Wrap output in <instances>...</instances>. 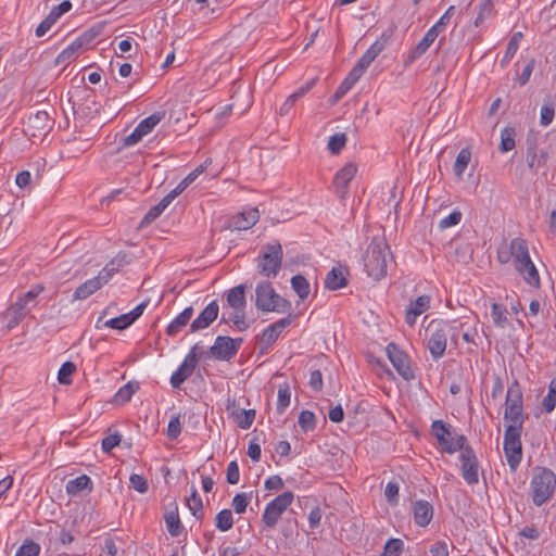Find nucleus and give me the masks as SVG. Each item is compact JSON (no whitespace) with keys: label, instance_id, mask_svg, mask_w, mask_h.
<instances>
[{"label":"nucleus","instance_id":"nucleus-1","mask_svg":"<svg viewBox=\"0 0 556 556\" xmlns=\"http://www.w3.org/2000/svg\"><path fill=\"white\" fill-rule=\"evenodd\" d=\"M389 247L382 237L372 238L364 254V266L368 276L376 280L387 275Z\"/></svg>","mask_w":556,"mask_h":556},{"label":"nucleus","instance_id":"nucleus-2","mask_svg":"<svg viewBox=\"0 0 556 556\" xmlns=\"http://www.w3.org/2000/svg\"><path fill=\"white\" fill-rule=\"evenodd\" d=\"M255 306L262 312L292 314L290 301L280 296L269 281H261L255 288Z\"/></svg>","mask_w":556,"mask_h":556},{"label":"nucleus","instance_id":"nucleus-3","mask_svg":"<svg viewBox=\"0 0 556 556\" xmlns=\"http://www.w3.org/2000/svg\"><path fill=\"white\" fill-rule=\"evenodd\" d=\"M496 258L500 264L513 262L515 269L525 262L529 263L530 253L527 241L522 238H514L510 241L503 240L497 247Z\"/></svg>","mask_w":556,"mask_h":556},{"label":"nucleus","instance_id":"nucleus-4","mask_svg":"<svg viewBox=\"0 0 556 556\" xmlns=\"http://www.w3.org/2000/svg\"><path fill=\"white\" fill-rule=\"evenodd\" d=\"M282 258L283 251L279 242L263 245L257 257L260 275L266 278H276L281 269Z\"/></svg>","mask_w":556,"mask_h":556},{"label":"nucleus","instance_id":"nucleus-5","mask_svg":"<svg viewBox=\"0 0 556 556\" xmlns=\"http://www.w3.org/2000/svg\"><path fill=\"white\" fill-rule=\"evenodd\" d=\"M556 489V475L546 468L540 469L531 480L532 501L538 507L546 503Z\"/></svg>","mask_w":556,"mask_h":556},{"label":"nucleus","instance_id":"nucleus-6","mask_svg":"<svg viewBox=\"0 0 556 556\" xmlns=\"http://www.w3.org/2000/svg\"><path fill=\"white\" fill-rule=\"evenodd\" d=\"M431 433L439 442L443 452L453 454L464 447L467 439L462 434H454L451 426L442 420H434L431 425Z\"/></svg>","mask_w":556,"mask_h":556},{"label":"nucleus","instance_id":"nucleus-7","mask_svg":"<svg viewBox=\"0 0 556 556\" xmlns=\"http://www.w3.org/2000/svg\"><path fill=\"white\" fill-rule=\"evenodd\" d=\"M451 329L448 321L440 319H434L428 325L427 331L430 332L428 349L433 358L443 356L446 349V337Z\"/></svg>","mask_w":556,"mask_h":556},{"label":"nucleus","instance_id":"nucleus-8","mask_svg":"<svg viewBox=\"0 0 556 556\" xmlns=\"http://www.w3.org/2000/svg\"><path fill=\"white\" fill-rule=\"evenodd\" d=\"M521 432L522 429L506 427L504 433V453L509 468L514 471L522 458Z\"/></svg>","mask_w":556,"mask_h":556},{"label":"nucleus","instance_id":"nucleus-9","mask_svg":"<svg viewBox=\"0 0 556 556\" xmlns=\"http://www.w3.org/2000/svg\"><path fill=\"white\" fill-rule=\"evenodd\" d=\"M294 495L287 491L269 502L262 516V521L267 528H274L283 511L292 504Z\"/></svg>","mask_w":556,"mask_h":556},{"label":"nucleus","instance_id":"nucleus-10","mask_svg":"<svg viewBox=\"0 0 556 556\" xmlns=\"http://www.w3.org/2000/svg\"><path fill=\"white\" fill-rule=\"evenodd\" d=\"M459 451L460 470L464 480L469 485L477 484L479 482V463L476 453L467 444Z\"/></svg>","mask_w":556,"mask_h":556},{"label":"nucleus","instance_id":"nucleus-11","mask_svg":"<svg viewBox=\"0 0 556 556\" xmlns=\"http://www.w3.org/2000/svg\"><path fill=\"white\" fill-rule=\"evenodd\" d=\"M242 342V338L232 339L230 337L218 336L214 344L210 348V354L216 359L229 361L237 354Z\"/></svg>","mask_w":556,"mask_h":556},{"label":"nucleus","instance_id":"nucleus-12","mask_svg":"<svg viewBox=\"0 0 556 556\" xmlns=\"http://www.w3.org/2000/svg\"><path fill=\"white\" fill-rule=\"evenodd\" d=\"M387 355L400 376L405 380H412L415 375L410 367L408 355L395 343H389L386 348Z\"/></svg>","mask_w":556,"mask_h":556},{"label":"nucleus","instance_id":"nucleus-13","mask_svg":"<svg viewBox=\"0 0 556 556\" xmlns=\"http://www.w3.org/2000/svg\"><path fill=\"white\" fill-rule=\"evenodd\" d=\"M291 323L292 314H288L287 317L281 318L278 321L274 323L273 325L268 326L262 332L260 338V344L262 346V350H267L269 346H271L277 341L282 330L290 326Z\"/></svg>","mask_w":556,"mask_h":556},{"label":"nucleus","instance_id":"nucleus-14","mask_svg":"<svg viewBox=\"0 0 556 556\" xmlns=\"http://www.w3.org/2000/svg\"><path fill=\"white\" fill-rule=\"evenodd\" d=\"M52 128V121L46 111H38L29 116L27 121V131L31 137L43 136Z\"/></svg>","mask_w":556,"mask_h":556},{"label":"nucleus","instance_id":"nucleus-15","mask_svg":"<svg viewBox=\"0 0 556 556\" xmlns=\"http://www.w3.org/2000/svg\"><path fill=\"white\" fill-rule=\"evenodd\" d=\"M356 172V165L353 163H349L336 174L333 178V186L336 188V193L338 194L340 200L345 199L349 184L354 178Z\"/></svg>","mask_w":556,"mask_h":556},{"label":"nucleus","instance_id":"nucleus-16","mask_svg":"<svg viewBox=\"0 0 556 556\" xmlns=\"http://www.w3.org/2000/svg\"><path fill=\"white\" fill-rule=\"evenodd\" d=\"M72 2L68 0L63 1L59 5L52 8L49 15L36 28V36L42 37L46 35L52 25L66 12L72 9Z\"/></svg>","mask_w":556,"mask_h":556},{"label":"nucleus","instance_id":"nucleus-17","mask_svg":"<svg viewBox=\"0 0 556 556\" xmlns=\"http://www.w3.org/2000/svg\"><path fill=\"white\" fill-rule=\"evenodd\" d=\"M219 306L216 301H212L200 313V315L191 323V332L207 328L218 316Z\"/></svg>","mask_w":556,"mask_h":556},{"label":"nucleus","instance_id":"nucleus-18","mask_svg":"<svg viewBox=\"0 0 556 556\" xmlns=\"http://www.w3.org/2000/svg\"><path fill=\"white\" fill-rule=\"evenodd\" d=\"M258 210L254 207L232 216L229 219L228 226L236 230H247L254 226L258 222Z\"/></svg>","mask_w":556,"mask_h":556},{"label":"nucleus","instance_id":"nucleus-19","mask_svg":"<svg viewBox=\"0 0 556 556\" xmlns=\"http://www.w3.org/2000/svg\"><path fill=\"white\" fill-rule=\"evenodd\" d=\"M109 275H98L80 285L74 292V300H85L108 282Z\"/></svg>","mask_w":556,"mask_h":556},{"label":"nucleus","instance_id":"nucleus-20","mask_svg":"<svg viewBox=\"0 0 556 556\" xmlns=\"http://www.w3.org/2000/svg\"><path fill=\"white\" fill-rule=\"evenodd\" d=\"M22 302L23 301L17 299L4 313V318L8 320L7 328L9 330L15 328L29 312L28 307Z\"/></svg>","mask_w":556,"mask_h":556},{"label":"nucleus","instance_id":"nucleus-21","mask_svg":"<svg viewBox=\"0 0 556 556\" xmlns=\"http://www.w3.org/2000/svg\"><path fill=\"white\" fill-rule=\"evenodd\" d=\"M430 306V296L420 295L414 302H410L405 311V320L408 325L413 326L416 318L426 312Z\"/></svg>","mask_w":556,"mask_h":556},{"label":"nucleus","instance_id":"nucleus-22","mask_svg":"<svg viewBox=\"0 0 556 556\" xmlns=\"http://www.w3.org/2000/svg\"><path fill=\"white\" fill-rule=\"evenodd\" d=\"M414 520L419 527H426L433 517V507L428 501H417L413 506Z\"/></svg>","mask_w":556,"mask_h":556},{"label":"nucleus","instance_id":"nucleus-23","mask_svg":"<svg viewBox=\"0 0 556 556\" xmlns=\"http://www.w3.org/2000/svg\"><path fill=\"white\" fill-rule=\"evenodd\" d=\"M164 520H165L166 529L172 536L176 538L181 534V532L184 530V526L179 518L178 506H177L176 502H173L169 505L168 510L164 515Z\"/></svg>","mask_w":556,"mask_h":556},{"label":"nucleus","instance_id":"nucleus-24","mask_svg":"<svg viewBox=\"0 0 556 556\" xmlns=\"http://www.w3.org/2000/svg\"><path fill=\"white\" fill-rule=\"evenodd\" d=\"M193 355L190 358H185L178 369L170 377V384L173 388H179L193 372L195 365L191 364Z\"/></svg>","mask_w":556,"mask_h":556},{"label":"nucleus","instance_id":"nucleus-25","mask_svg":"<svg viewBox=\"0 0 556 556\" xmlns=\"http://www.w3.org/2000/svg\"><path fill=\"white\" fill-rule=\"evenodd\" d=\"M520 276H522L523 280L527 285L533 288H540L541 280L539 271L531 261V257L529 258V263L526 264V262L516 269Z\"/></svg>","mask_w":556,"mask_h":556},{"label":"nucleus","instance_id":"nucleus-26","mask_svg":"<svg viewBox=\"0 0 556 556\" xmlns=\"http://www.w3.org/2000/svg\"><path fill=\"white\" fill-rule=\"evenodd\" d=\"M227 302L235 311H244L247 305L244 286L239 285L230 289L227 294Z\"/></svg>","mask_w":556,"mask_h":556},{"label":"nucleus","instance_id":"nucleus-27","mask_svg":"<svg viewBox=\"0 0 556 556\" xmlns=\"http://www.w3.org/2000/svg\"><path fill=\"white\" fill-rule=\"evenodd\" d=\"M346 277L341 267H333L326 276L325 287L329 290H338L346 286Z\"/></svg>","mask_w":556,"mask_h":556},{"label":"nucleus","instance_id":"nucleus-28","mask_svg":"<svg viewBox=\"0 0 556 556\" xmlns=\"http://www.w3.org/2000/svg\"><path fill=\"white\" fill-rule=\"evenodd\" d=\"M86 490L88 492L92 490L91 479L86 475H81L66 483V492L70 495H78Z\"/></svg>","mask_w":556,"mask_h":556},{"label":"nucleus","instance_id":"nucleus-29","mask_svg":"<svg viewBox=\"0 0 556 556\" xmlns=\"http://www.w3.org/2000/svg\"><path fill=\"white\" fill-rule=\"evenodd\" d=\"M193 315V308L191 306L186 307L166 328L168 336L177 334L184 327L187 326Z\"/></svg>","mask_w":556,"mask_h":556},{"label":"nucleus","instance_id":"nucleus-30","mask_svg":"<svg viewBox=\"0 0 556 556\" xmlns=\"http://www.w3.org/2000/svg\"><path fill=\"white\" fill-rule=\"evenodd\" d=\"M548 154L546 151L536 152L534 144H530L527 150V163L531 170L538 172L539 168L546 164Z\"/></svg>","mask_w":556,"mask_h":556},{"label":"nucleus","instance_id":"nucleus-31","mask_svg":"<svg viewBox=\"0 0 556 556\" xmlns=\"http://www.w3.org/2000/svg\"><path fill=\"white\" fill-rule=\"evenodd\" d=\"M439 34L434 31V29L430 28L426 35L422 37V39L416 45V47L412 50L409 54V60L414 61L417 58L421 56L429 47L433 43V41L437 39Z\"/></svg>","mask_w":556,"mask_h":556},{"label":"nucleus","instance_id":"nucleus-32","mask_svg":"<svg viewBox=\"0 0 556 556\" xmlns=\"http://www.w3.org/2000/svg\"><path fill=\"white\" fill-rule=\"evenodd\" d=\"M504 419L507 422L506 427L522 429L523 407L505 406Z\"/></svg>","mask_w":556,"mask_h":556},{"label":"nucleus","instance_id":"nucleus-33","mask_svg":"<svg viewBox=\"0 0 556 556\" xmlns=\"http://www.w3.org/2000/svg\"><path fill=\"white\" fill-rule=\"evenodd\" d=\"M83 40L76 39L73 41L70 46H67L56 58L55 63L56 64H66L71 60L75 59L78 51L83 47Z\"/></svg>","mask_w":556,"mask_h":556},{"label":"nucleus","instance_id":"nucleus-34","mask_svg":"<svg viewBox=\"0 0 556 556\" xmlns=\"http://www.w3.org/2000/svg\"><path fill=\"white\" fill-rule=\"evenodd\" d=\"M471 161V151L468 148H464L459 151L456 156V161L454 164V173L457 178L462 179L465 169Z\"/></svg>","mask_w":556,"mask_h":556},{"label":"nucleus","instance_id":"nucleus-35","mask_svg":"<svg viewBox=\"0 0 556 556\" xmlns=\"http://www.w3.org/2000/svg\"><path fill=\"white\" fill-rule=\"evenodd\" d=\"M505 406L523 407L522 392L518 381L516 380L509 386L507 390Z\"/></svg>","mask_w":556,"mask_h":556},{"label":"nucleus","instance_id":"nucleus-36","mask_svg":"<svg viewBox=\"0 0 556 556\" xmlns=\"http://www.w3.org/2000/svg\"><path fill=\"white\" fill-rule=\"evenodd\" d=\"M164 117H165L164 111L155 112V113L151 114L150 116H148L147 118H144L143 121H141L137 127L141 131V134H143L146 136V135L150 134L154 129V127Z\"/></svg>","mask_w":556,"mask_h":556},{"label":"nucleus","instance_id":"nucleus-37","mask_svg":"<svg viewBox=\"0 0 556 556\" xmlns=\"http://www.w3.org/2000/svg\"><path fill=\"white\" fill-rule=\"evenodd\" d=\"M139 390V382L129 381L122 387L115 394V402L118 404H125L130 401L131 396Z\"/></svg>","mask_w":556,"mask_h":556},{"label":"nucleus","instance_id":"nucleus-38","mask_svg":"<svg viewBox=\"0 0 556 556\" xmlns=\"http://www.w3.org/2000/svg\"><path fill=\"white\" fill-rule=\"evenodd\" d=\"M187 506L190 509L191 514L197 518L201 519L203 517V504L202 500L195 488H192V492L189 497L186 500Z\"/></svg>","mask_w":556,"mask_h":556},{"label":"nucleus","instance_id":"nucleus-39","mask_svg":"<svg viewBox=\"0 0 556 556\" xmlns=\"http://www.w3.org/2000/svg\"><path fill=\"white\" fill-rule=\"evenodd\" d=\"M292 289L301 300H305L309 294V283L303 275H295L291 278Z\"/></svg>","mask_w":556,"mask_h":556},{"label":"nucleus","instance_id":"nucleus-40","mask_svg":"<svg viewBox=\"0 0 556 556\" xmlns=\"http://www.w3.org/2000/svg\"><path fill=\"white\" fill-rule=\"evenodd\" d=\"M516 130L513 127H505L501 132L500 151L505 153L515 148Z\"/></svg>","mask_w":556,"mask_h":556},{"label":"nucleus","instance_id":"nucleus-41","mask_svg":"<svg viewBox=\"0 0 556 556\" xmlns=\"http://www.w3.org/2000/svg\"><path fill=\"white\" fill-rule=\"evenodd\" d=\"M215 526L218 530L226 532L233 526V517L230 509L220 510L215 518Z\"/></svg>","mask_w":556,"mask_h":556},{"label":"nucleus","instance_id":"nucleus-42","mask_svg":"<svg viewBox=\"0 0 556 556\" xmlns=\"http://www.w3.org/2000/svg\"><path fill=\"white\" fill-rule=\"evenodd\" d=\"M491 316L496 327L505 328L508 324L507 309L501 304H492Z\"/></svg>","mask_w":556,"mask_h":556},{"label":"nucleus","instance_id":"nucleus-43","mask_svg":"<svg viewBox=\"0 0 556 556\" xmlns=\"http://www.w3.org/2000/svg\"><path fill=\"white\" fill-rule=\"evenodd\" d=\"M291 393L288 383L280 384L278 388L277 413L282 414L290 405Z\"/></svg>","mask_w":556,"mask_h":556},{"label":"nucleus","instance_id":"nucleus-44","mask_svg":"<svg viewBox=\"0 0 556 556\" xmlns=\"http://www.w3.org/2000/svg\"><path fill=\"white\" fill-rule=\"evenodd\" d=\"M542 406L546 413H552L556 406V379H552L548 384V392L542 401Z\"/></svg>","mask_w":556,"mask_h":556},{"label":"nucleus","instance_id":"nucleus-45","mask_svg":"<svg viewBox=\"0 0 556 556\" xmlns=\"http://www.w3.org/2000/svg\"><path fill=\"white\" fill-rule=\"evenodd\" d=\"M252 498V493H238L231 502V506L237 514H243Z\"/></svg>","mask_w":556,"mask_h":556},{"label":"nucleus","instance_id":"nucleus-46","mask_svg":"<svg viewBox=\"0 0 556 556\" xmlns=\"http://www.w3.org/2000/svg\"><path fill=\"white\" fill-rule=\"evenodd\" d=\"M404 543L400 539H389L384 544L381 556H400L403 552Z\"/></svg>","mask_w":556,"mask_h":556},{"label":"nucleus","instance_id":"nucleus-47","mask_svg":"<svg viewBox=\"0 0 556 556\" xmlns=\"http://www.w3.org/2000/svg\"><path fill=\"white\" fill-rule=\"evenodd\" d=\"M255 415L254 409H241L236 415V421L241 429H249L254 421Z\"/></svg>","mask_w":556,"mask_h":556},{"label":"nucleus","instance_id":"nucleus-48","mask_svg":"<svg viewBox=\"0 0 556 556\" xmlns=\"http://www.w3.org/2000/svg\"><path fill=\"white\" fill-rule=\"evenodd\" d=\"M76 371V365L72 362H65L59 372L58 380L61 384H71L72 383V375Z\"/></svg>","mask_w":556,"mask_h":556},{"label":"nucleus","instance_id":"nucleus-49","mask_svg":"<svg viewBox=\"0 0 556 556\" xmlns=\"http://www.w3.org/2000/svg\"><path fill=\"white\" fill-rule=\"evenodd\" d=\"M300 428L304 431H311L316 426L315 415L311 410H302L298 419Z\"/></svg>","mask_w":556,"mask_h":556},{"label":"nucleus","instance_id":"nucleus-50","mask_svg":"<svg viewBox=\"0 0 556 556\" xmlns=\"http://www.w3.org/2000/svg\"><path fill=\"white\" fill-rule=\"evenodd\" d=\"M493 11V2L492 0H482L479 5L478 15L473 22L476 27H479L483 21L491 16Z\"/></svg>","mask_w":556,"mask_h":556},{"label":"nucleus","instance_id":"nucleus-51","mask_svg":"<svg viewBox=\"0 0 556 556\" xmlns=\"http://www.w3.org/2000/svg\"><path fill=\"white\" fill-rule=\"evenodd\" d=\"M522 38V34L520 31L515 33L510 40L508 41L504 58L502 63L509 62L511 58L515 55L519 48V41Z\"/></svg>","mask_w":556,"mask_h":556},{"label":"nucleus","instance_id":"nucleus-52","mask_svg":"<svg viewBox=\"0 0 556 556\" xmlns=\"http://www.w3.org/2000/svg\"><path fill=\"white\" fill-rule=\"evenodd\" d=\"M346 143L345 134H336L330 137L328 142V149L332 154H338Z\"/></svg>","mask_w":556,"mask_h":556},{"label":"nucleus","instance_id":"nucleus-53","mask_svg":"<svg viewBox=\"0 0 556 556\" xmlns=\"http://www.w3.org/2000/svg\"><path fill=\"white\" fill-rule=\"evenodd\" d=\"M129 483L134 490H136L137 492H139L141 494H144L149 489L147 479L143 476L138 475V473H132L129 477Z\"/></svg>","mask_w":556,"mask_h":556},{"label":"nucleus","instance_id":"nucleus-54","mask_svg":"<svg viewBox=\"0 0 556 556\" xmlns=\"http://www.w3.org/2000/svg\"><path fill=\"white\" fill-rule=\"evenodd\" d=\"M40 546L33 542L26 541L16 552L15 556H38Z\"/></svg>","mask_w":556,"mask_h":556},{"label":"nucleus","instance_id":"nucleus-55","mask_svg":"<svg viewBox=\"0 0 556 556\" xmlns=\"http://www.w3.org/2000/svg\"><path fill=\"white\" fill-rule=\"evenodd\" d=\"M131 324L128 319V316L126 314H123L118 317H115V318H112L110 320H106L103 326L104 327H109V328H113V329H117V330H123V329H126L127 327H129Z\"/></svg>","mask_w":556,"mask_h":556},{"label":"nucleus","instance_id":"nucleus-56","mask_svg":"<svg viewBox=\"0 0 556 556\" xmlns=\"http://www.w3.org/2000/svg\"><path fill=\"white\" fill-rule=\"evenodd\" d=\"M167 437L170 440H175L181 433V424L179 416H173L167 426Z\"/></svg>","mask_w":556,"mask_h":556},{"label":"nucleus","instance_id":"nucleus-57","mask_svg":"<svg viewBox=\"0 0 556 556\" xmlns=\"http://www.w3.org/2000/svg\"><path fill=\"white\" fill-rule=\"evenodd\" d=\"M462 213L459 211L452 212L448 216L442 218L439 223L440 229H446L452 226H456L462 220Z\"/></svg>","mask_w":556,"mask_h":556},{"label":"nucleus","instance_id":"nucleus-58","mask_svg":"<svg viewBox=\"0 0 556 556\" xmlns=\"http://www.w3.org/2000/svg\"><path fill=\"white\" fill-rule=\"evenodd\" d=\"M454 11H455V7L454 5H451L446 11L445 13L440 17V20L431 27L432 29H434V31L437 34H440L441 31H443V29L445 28V26L448 24L451 17L453 16L454 14Z\"/></svg>","mask_w":556,"mask_h":556},{"label":"nucleus","instance_id":"nucleus-59","mask_svg":"<svg viewBox=\"0 0 556 556\" xmlns=\"http://www.w3.org/2000/svg\"><path fill=\"white\" fill-rule=\"evenodd\" d=\"M384 496L390 505H396L399 502V484L396 482H389L384 490Z\"/></svg>","mask_w":556,"mask_h":556},{"label":"nucleus","instance_id":"nucleus-60","mask_svg":"<svg viewBox=\"0 0 556 556\" xmlns=\"http://www.w3.org/2000/svg\"><path fill=\"white\" fill-rule=\"evenodd\" d=\"M43 290L45 287L42 285H36L25 294L20 295L17 299L23 301L22 303L28 306V304L33 302Z\"/></svg>","mask_w":556,"mask_h":556},{"label":"nucleus","instance_id":"nucleus-61","mask_svg":"<svg viewBox=\"0 0 556 556\" xmlns=\"http://www.w3.org/2000/svg\"><path fill=\"white\" fill-rule=\"evenodd\" d=\"M554 115H555V109H554L553 104L543 105L541 109V116H540L541 125L548 126L553 122Z\"/></svg>","mask_w":556,"mask_h":556},{"label":"nucleus","instance_id":"nucleus-62","mask_svg":"<svg viewBox=\"0 0 556 556\" xmlns=\"http://www.w3.org/2000/svg\"><path fill=\"white\" fill-rule=\"evenodd\" d=\"M230 320L239 331H244L249 328V324L245 321L244 311H235L230 316Z\"/></svg>","mask_w":556,"mask_h":556},{"label":"nucleus","instance_id":"nucleus-63","mask_svg":"<svg viewBox=\"0 0 556 556\" xmlns=\"http://www.w3.org/2000/svg\"><path fill=\"white\" fill-rule=\"evenodd\" d=\"M226 479L229 484H237L239 482L240 471L237 462L233 460L229 463Z\"/></svg>","mask_w":556,"mask_h":556},{"label":"nucleus","instance_id":"nucleus-64","mask_svg":"<svg viewBox=\"0 0 556 556\" xmlns=\"http://www.w3.org/2000/svg\"><path fill=\"white\" fill-rule=\"evenodd\" d=\"M121 443V435L110 434L102 440V450L105 453H110L114 447Z\"/></svg>","mask_w":556,"mask_h":556}]
</instances>
